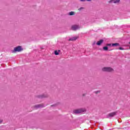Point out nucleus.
<instances>
[{"mask_svg": "<svg viewBox=\"0 0 130 130\" xmlns=\"http://www.w3.org/2000/svg\"><path fill=\"white\" fill-rule=\"evenodd\" d=\"M14 51L15 52H20V51H22V48L21 47V46H18L16 48H14Z\"/></svg>", "mask_w": 130, "mask_h": 130, "instance_id": "20e7f679", "label": "nucleus"}, {"mask_svg": "<svg viewBox=\"0 0 130 130\" xmlns=\"http://www.w3.org/2000/svg\"><path fill=\"white\" fill-rule=\"evenodd\" d=\"M99 92H100V91H95V93L96 94H97V93H99Z\"/></svg>", "mask_w": 130, "mask_h": 130, "instance_id": "f3484780", "label": "nucleus"}, {"mask_svg": "<svg viewBox=\"0 0 130 130\" xmlns=\"http://www.w3.org/2000/svg\"><path fill=\"white\" fill-rule=\"evenodd\" d=\"M120 0H111L109 2V3H113L114 4H117V3H119Z\"/></svg>", "mask_w": 130, "mask_h": 130, "instance_id": "39448f33", "label": "nucleus"}, {"mask_svg": "<svg viewBox=\"0 0 130 130\" xmlns=\"http://www.w3.org/2000/svg\"><path fill=\"white\" fill-rule=\"evenodd\" d=\"M116 112H114L108 114V118H110V117H113L115 115H116Z\"/></svg>", "mask_w": 130, "mask_h": 130, "instance_id": "7ed1b4c3", "label": "nucleus"}, {"mask_svg": "<svg viewBox=\"0 0 130 130\" xmlns=\"http://www.w3.org/2000/svg\"><path fill=\"white\" fill-rule=\"evenodd\" d=\"M112 46H119V43H116L112 44Z\"/></svg>", "mask_w": 130, "mask_h": 130, "instance_id": "1a4fd4ad", "label": "nucleus"}, {"mask_svg": "<svg viewBox=\"0 0 130 130\" xmlns=\"http://www.w3.org/2000/svg\"><path fill=\"white\" fill-rule=\"evenodd\" d=\"M86 0H80V2H85Z\"/></svg>", "mask_w": 130, "mask_h": 130, "instance_id": "a211bd4d", "label": "nucleus"}, {"mask_svg": "<svg viewBox=\"0 0 130 130\" xmlns=\"http://www.w3.org/2000/svg\"><path fill=\"white\" fill-rule=\"evenodd\" d=\"M55 55H58V52H57V51H55Z\"/></svg>", "mask_w": 130, "mask_h": 130, "instance_id": "ddd939ff", "label": "nucleus"}, {"mask_svg": "<svg viewBox=\"0 0 130 130\" xmlns=\"http://www.w3.org/2000/svg\"><path fill=\"white\" fill-rule=\"evenodd\" d=\"M102 43H103V40H100L99 41H98L96 43V45H101V44H102Z\"/></svg>", "mask_w": 130, "mask_h": 130, "instance_id": "6e6552de", "label": "nucleus"}, {"mask_svg": "<svg viewBox=\"0 0 130 130\" xmlns=\"http://www.w3.org/2000/svg\"><path fill=\"white\" fill-rule=\"evenodd\" d=\"M87 2H91V0H86Z\"/></svg>", "mask_w": 130, "mask_h": 130, "instance_id": "6ab92c4d", "label": "nucleus"}, {"mask_svg": "<svg viewBox=\"0 0 130 130\" xmlns=\"http://www.w3.org/2000/svg\"><path fill=\"white\" fill-rule=\"evenodd\" d=\"M74 113L75 114H78L79 113H83V112H85V110L82 109H80L78 110H75L73 111Z\"/></svg>", "mask_w": 130, "mask_h": 130, "instance_id": "f257e3e1", "label": "nucleus"}, {"mask_svg": "<svg viewBox=\"0 0 130 130\" xmlns=\"http://www.w3.org/2000/svg\"><path fill=\"white\" fill-rule=\"evenodd\" d=\"M74 14H75V12H73V11H71L69 13V15L70 16H72V15H74Z\"/></svg>", "mask_w": 130, "mask_h": 130, "instance_id": "f8f14e48", "label": "nucleus"}, {"mask_svg": "<svg viewBox=\"0 0 130 130\" xmlns=\"http://www.w3.org/2000/svg\"><path fill=\"white\" fill-rule=\"evenodd\" d=\"M129 48H130V47H129Z\"/></svg>", "mask_w": 130, "mask_h": 130, "instance_id": "aec40b11", "label": "nucleus"}, {"mask_svg": "<svg viewBox=\"0 0 130 130\" xmlns=\"http://www.w3.org/2000/svg\"><path fill=\"white\" fill-rule=\"evenodd\" d=\"M103 49H104V50H105V51H107V50H108V47H103Z\"/></svg>", "mask_w": 130, "mask_h": 130, "instance_id": "9b49d317", "label": "nucleus"}, {"mask_svg": "<svg viewBox=\"0 0 130 130\" xmlns=\"http://www.w3.org/2000/svg\"><path fill=\"white\" fill-rule=\"evenodd\" d=\"M107 45L108 46H111V44H108Z\"/></svg>", "mask_w": 130, "mask_h": 130, "instance_id": "dca6fc26", "label": "nucleus"}, {"mask_svg": "<svg viewBox=\"0 0 130 130\" xmlns=\"http://www.w3.org/2000/svg\"><path fill=\"white\" fill-rule=\"evenodd\" d=\"M41 107V105H37L35 106V108H40Z\"/></svg>", "mask_w": 130, "mask_h": 130, "instance_id": "9d476101", "label": "nucleus"}, {"mask_svg": "<svg viewBox=\"0 0 130 130\" xmlns=\"http://www.w3.org/2000/svg\"><path fill=\"white\" fill-rule=\"evenodd\" d=\"M83 9H84V8L81 7V8L79 9V11H81V10H83Z\"/></svg>", "mask_w": 130, "mask_h": 130, "instance_id": "2eb2a0df", "label": "nucleus"}, {"mask_svg": "<svg viewBox=\"0 0 130 130\" xmlns=\"http://www.w3.org/2000/svg\"><path fill=\"white\" fill-rule=\"evenodd\" d=\"M102 70L103 72H112L113 71V69L110 67H104L103 68Z\"/></svg>", "mask_w": 130, "mask_h": 130, "instance_id": "f03ea898", "label": "nucleus"}, {"mask_svg": "<svg viewBox=\"0 0 130 130\" xmlns=\"http://www.w3.org/2000/svg\"><path fill=\"white\" fill-rule=\"evenodd\" d=\"M78 39V37H73L70 38L69 40V41H75V40H77Z\"/></svg>", "mask_w": 130, "mask_h": 130, "instance_id": "423d86ee", "label": "nucleus"}, {"mask_svg": "<svg viewBox=\"0 0 130 130\" xmlns=\"http://www.w3.org/2000/svg\"><path fill=\"white\" fill-rule=\"evenodd\" d=\"M72 29L74 30H78V29H79V26H78V25H73L72 27Z\"/></svg>", "mask_w": 130, "mask_h": 130, "instance_id": "0eeeda50", "label": "nucleus"}, {"mask_svg": "<svg viewBox=\"0 0 130 130\" xmlns=\"http://www.w3.org/2000/svg\"><path fill=\"white\" fill-rule=\"evenodd\" d=\"M119 49L120 50H124V49H123V48H122V47H120V48H119Z\"/></svg>", "mask_w": 130, "mask_h": 130, "instance_id": "4468645a", "label": "nucleus"}]
</instances>
